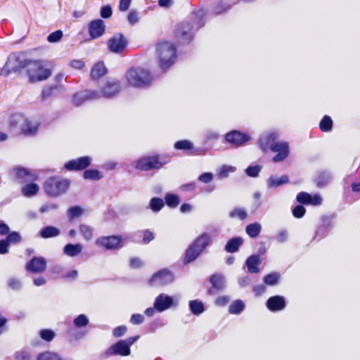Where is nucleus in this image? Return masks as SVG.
Returning <instances> with one entry per match:
<instances>
[{
    "label": "nucleus",
    "mask_w": 360,
    "mask_h": 360,
    "mask_svg": "<svg viewBox=\"0 0 360 360\" xmlns=\"http://www.w3.org/2000/svg\"><path fill=\"white\" fill-rule=\"evenodd\" d=\"M91 162V158L89 156L79 158L70 160L65 165L68 170H82L86 169Z\"/></svg>",
    "instance_id": "obj_17"
},
{
    "label": "nucleus",
    "mask_w": 360,
    "mask_h": 360,
    "mask_svg": "<svg viewBox=\"0 0 360 360\" xmlns=\"http://www.w3.org/2000/svg\"><path fill=\"white\" fill-rule=\"evenodd\" d=\"M12 174L16 179L21 182H27L32 180V176L24 168H13Z\"/></svg>",
    "instance_id": "obj_26"
},
{
    "label": "nucleus",
    "mask_w": 360,
    "mask_h": 360,
    "mask_svg": "<svg viewBox=\"0 0 360 360\" xmlns=\"http://www.w3.org/2000/svg\"><path fill=\"white\" fill-rule=\"evenodd\" d=\"M266 306L272 311L282 310L285 307V300L279 295L271 297L267 300Z\"/></svg>",
    "instance_id": "obj_23"
},
{
    "label": "nucleus",
    "mask_w": 360,
    "mask_h": 360,
    "mask_svg": "<svg viewBox=\"0 0 360 360\" xmlns=\"http://www.w3.org/2000/svg\"><path fill=\"white\" fill-rule=\"evenodd\" d=\"M16 360H30L31 359L30 353L26 350L17 352L15 355Z\"/></svg>",
    "instance_id": "obj_53"
},
{
    "label": "nucleus",
    "mask_w": 360,
    "mask_h": 360,
    "mask_svg": "<svg viewBox=\"0 0 360 360\" xmlns=\"http://www.w3.org/2000/svg\"><path fill=\"white\" fill-rule=\"evenodd\" d=\"M164 206V202L161 198H153L150 201V207L154 212L160 211Z\"/></svg>",
    "instance_id": "obj_42"
},
{
    "label": "nucleus",
    "mask_w": 360,
    "mask_h": 360,
    "mask_svg": "<svg viewBox=\"0 0 360 360\" xmlns=\"http://www.w3.org/2000/svg\"><path fill=\"white\" fill-rule=\"evenodd\" d=\"M79 232L86 240H91L93 238V229L89 225L81 224L79 226Z\"/></svg>",
    "instance_id": "obj_34"
},
{
    "label": "nucleus",
    "mask_w": 360,
    "mask_h": 360,
    "mask_svg": "<svg viewBox=\"0 0 360 360\" xmlns=\"http://www.w3.org/2000/svg\"><path fill=\"white\" fill-rule=\"evenodd\" d=\"M198 179L202 183L207 184L213 179V174L210 172H205L200 175Z\"/></svg>",
    "instance_id": "obj_61"
},
{
    "label": "nucleus",
    "mask_w": 360,
    "mask_h": 360,
    "mask_svg": "<svg viewBox=\"0 0 360 360\" xmlns=\"http://www.w3.org/2000/svg\"><path fill=\"white\" fill-rule=\"evenodd\" d=\"M60 88V86L56 84L46 86L43 89L41 96L44 99L48 98L54 95L55 93Z\"/></svg>",
    "instance_id": "obj_37"
},
{
    "label": "nucleus",
    "mask_w": 360,
    "mask_h": 360,
    "mask_svg": "<svg viewBox=\"0 0 360 360\" xmlns=\"http://www.w3.org/2000/svg\"><path fill=\"white\" fill-rule=\"evenodd\" d=\"M243 243V239L240 237L233 238L230 239L225 246V250L228 252L233 253L239 250V248Z\"/></svg>",
    "instance_id": "obj_27"
},
{
    "label": "nucleus",
    "mask_w": 360,
    "mask_h": 360,
    "mask_svg": "<svg viewBox=\"0 0 360 360\" xmlns=\"http://www.w3.org/2000/svg\"><path fill=\"white\" fill-rule=\"evenodd\" d=\"M262 167L259 165L249 166L246 169V174L251 177H256L258 176L259 172L261 171Z\"/></svg>",
    "instance_id": "obj_51"
},
{
    "label": "nucleus",
    "mask_w": 360,
    "mask_h": 360,
    "mask_svg": "<svg viewBox=\"0 0 360 360\" xmlns=\"http://www.w3.org/2000/svg\"><path fill=\"white\" fill-rule=\"evenodd\" d=\"M58 205L55 203L46 204L41 207L40 212L41 213H45L51 210H56V209H58Z\"/></svg>",
    "instance_id": "obj_59"
},
{
    "label": "nucleus",
    "mask_w": 360,
    "mask_h": 360,
    "mask_svg": "<svg viewBox=\"0 0 360 360\" xmlns=\"http://www.w3.org/2000/svg\"><path fill=\"white\" fill-rule=\"evenodd\" d=\"M211 242L209 234L204 233L198 236L188 247L185 253L184 263L188 264L195 260Z\"/></svg>",
    "instance_id": "obj_3"
},
{
    "label": "nucleus",
    "mask_w": 360,
    "mask_h": 360,
    "mask_svg": "<svg viewBox=\"0 0 360 360\" xmlns=\"http://www.w3.org/2000/svg\"><path fill=\"white\" fill-rule=\"evenodd\" d=\"M70 186V181L60 177H51L44 184L46 193L53 197L65 193Z\"/></svg>",
    "instance_id": "obj_6"
},
{
    "label": "nucleus",
    "mask_w": 360,
    "mask_h": 360,
    "mask_svg": "<svg viewBox=\"0 0 360 360\" xmlns=\"http://www.w3.org/2000/svg\"><path fill=\"white\" fill-rule=\"evenodd\" d=\"M89 323V319L84 314H80L74 320V325L77 328L86 326Z\"/></svg>",
    "instance_id": "obj_45"
},
{
    "label": "nucleus",
    "mask_w": 360,
    "mask_h": 360,
    "mask_svg": "<svg viewBox=\"0 0 360 360\" xmlns=\"http://www.w3.org/2000/svg\"><path fill=\"white\" fill-rule=\"evenodd\" d=\"M174 281L173 274L167 269H162L155 273L150 281L151 285L160 286L169 284Z\"/></svg>",
    "instance_id": "obj_12"
},
{
    "label": "nucleus",
    "mask_w": 360,
    "mask_h": 360,
    "mask_svg": "<svg viewBox=\"0 0 360 360\" xmlns=\"http://www.w3.org/2000/svg\"><path fill=\"white\" fill-rule=\"evenodd\" d=\"M245 304L243 301L238 300L233 302L229 308L230 314H238L243 311Z\"/></svg>",
    "instance_id": "obj_35"
},
{
    "label": "nucleus",
    "mask_w": 360,
    "mask_h": 360,
    "mask_svg": "<svg viewBox=\"0 0 360 360\" xmlns=\"http://www.w3.org/2000/svg\"><path fill=\"white\" fill-rule=\"evenodd\" d=\"M288 181V177L286 175H283L280 178L270 177L268 180V185L269 187H277L286 184Z\"/></svg>",
    "instance_id": "obj_36"
},
{
    "label": "nucleus",
    "mask_w": 360,
    "mask_h": 360,
    "mask_svg": "<svg viewBox=\"0 0 360 360\" xmlns=\"http://www.w3.org/2000/svg\"><path fill=\"white\" fill-rule=\"evenodd\" d=\"M120 241L121 238L116 236H103L98 238L96 241V244L106 250H112L118 246Z\"/></svg>",
    "instance_id": "obj_20"
},
{
    "label": "nucleus",
    "mask_w": 360,
    "mask_h": 360,
    "mask_svg": "<svg viewBox=\"0 0 360 360\" xmlns=\"http://www.w3.org/2000/svg\"><path fill=\"white\" fill-rule=\"evenodd\" d=\"M105 30V25L103 20H92L89 25V33L92 39L101 37Z\"/></svg>",
    "instance_id": "obj_18"
},
{
    "label": "nucleus",
    "mask_w": 360,
    "mask_h": 360,
    "mask_svg": "<svg viewBox=\"0 0 360 360\" xmlns=\"http://www.w3.org/2000/svg\"><path fill=\"white\" fill-rule=\"evenodd\" d=\"M39 335L44 340L50 342L54 338L56 334L52 330L43 329L40 330Z\"/></svg>",
    "instance_id": "obj_44"
},
{
    "label": "nucleus",
    "mask_w": 360,
    "mask_h": 360,
    "mask_svg": "<svg viewBox=\"0 0 360 360\" xmlns=\"http://www.w3.org/2000/svg\"><path fill=\"white\" fill-rule=\"evenodd\" d=\"M330 179V176L328 173L323 172L320 174L318 177V184L319 186L325 185L329 180Z\"/></svg>",
    "instance_id": "obj_58"
},
{
    "label": "nucleus",
    "mask_w": 360,
    "mask_h": 360,
    "mask_svg": "<svg viewBox=\"0 0 360 360\" xmlns=\"http://www.w3.org/2000/svg\"><path fill=\"white\" fill-rule=\"evenodd\" d=\"M127 327L124 326H120L117 328H115L113 331L112 334L115 338H120L126 332H127Z\"/></svg>",
    "instance_id": "obj_60"
},
{
    "label": "nucleus",
    "mask_w": 360,
    "mask_h": 360,
    "mask_svg": "<svg viewBox=\"0 0 360 360\" xmlns=\"http://www.w3.org/2000/svg\"><path fill=\"white\" fill-rule=\"evenodd\" d=\"M226 140L235 147H238L250 140V137L238 131H232L226 135Z\"/></svg>",
    "instance_id": "obj_16"
},
{
    "label": "nucleus",
    "mask_w": 360,
    "mask_h": 360,
    "mask_svg": "<svg viewBox=\"0 0 360 360\" xmlns=\"http://www.w3.org/2000/svg\"><path fill=\"white\" fill-rule=\"evenodd\" d=\"M145 318L142 314H135L131 316L130 321L132 324L139 325L143 322Z\"/></svg>",
    "instance_id": "obj_57"
},
{
    "label": "nucleus",
    "mask_w": 360,
    "mask_h": 360,
    "mask_svg": "<svg viewBox=\"0 0 360 360\" xmlns=\"http://www.w3.org/2000/svg\"><path fill=\"white\" fill-rule=\"evenodd\" d=\"M280 275L278 273H272L266 275L264 278V282L268 285H275L278 283Z\"/></svg>",
    "instance_id": "obj_40"
},
{
    "label": "nucleus",
    "mask_w": 360,
    "mask_h": 360,
    "mask_svg": "<svg viewBox=\"0 0 360 360\" xmlns=\"http://www.w3.org/2000/svg\"><path fill=\"white\" fill-rule=\"evenodd\" d=\"M175 148L178 150H186L193 148V143L188 140H182L176 142Z\"/></svg>",
    "instance_id": "obj_47"
},
{
    "label": "nucleus",
    "mask_w": 360,
    "mask_h": 360,
    "mask_svg": "<svg viewBox=\"0 0 360 360\" xmlns=\"http://www.w3.org/2000/svg\"><path fill=\"white\" fill-rule=\"evenodd\" d=\"M176 49L169 41L160 42L156 46V56L161 68L165 70L174 63Z\"/></svg>",
    "instance_id": "obj_1"
},
{
    "label": "nucleus",
    "mask_w": 360,
    "mask_h": 360,
    "mask_svg": "<svg viewBox=\"0 0 360 360\" xmlns=\"http://www.w3.org/2000/svg\"><path fill=\"white\" fill-rule=\"evenodd\" d=\"M27 68L32 83L45 80L51 75V70L44 68L41 60H30Z\"/></svg>",
    "instance_id": "obj_5"
},
{
    "label": "nucleus",
    "mask_w": 360,
    "mask_h": 360,
    "mask_svg": "<svg viewBox=\"0 0 360 360\" xmlns=\"http://www.w3.org/2000/svg\"><path fill=\"white\" fill-rule=\"evenodd\" d=\"M106 68L103 63L98 62L96 63L91 69V76L93 79H97L106 73Z\"/></svg>",
    "instance_id": "obj_28"
},
{
    "label": "nucleus",
    "mask_w": 360,
    "mask_h": 360,
    "mask_svg": "<svg viewBox=\"0 0 360 360\" xmlns=\"http://www.w3.org/2000/svg\"><path fill=\"white\" fill-rule=\"evenodd\" d=\"M60 231L53 226H48L44 228L40 231V236L43 238H49L52 237H56L59 236Z\"/></svg>",
    "instance_id": "obj_29"
},
{
    "label": "nucleus",
    "mask_w": 360,
    "mask_h": 360,
    "mask_svg": "<svg viewBox=\"0 0 360 360\" xmlns=\"http://www.w3.org/2000/svg\"><path fill=\"white\" fill-rule=\"evenodd\" d=\"M37 360H64L58 354L50 351L40 353Z\"/></svg>",
    "instance_id": "obj_32"
},
{
    "label": "nucleus",
    "mask_w": 360,
    "mask_h": 360,
    "mask_svg": "<svg viewBox=\"0 0 360 360\" xmlns=\"http://www.w3.org/2000/svg\"><path fill=\"white\" fill-rule=\"evenodd\" d=\"M127 44V39L121 33L115 34L107 41L109 51L114 53H122Z\"/></svg>",
    "instance_id": "obj_9"
},
{
    "label": "nucleus",
    "mask_w": 360,
    "mask_h": 360,
    "mask_svg": "<svg viewBox=\"0 0 360 360\" xmlns=\"http://www.w3.org/2000/svg\"><path fill=\"white\" fill-rule=\"evenodd\" d=\"M127 20L131 25L138 22L139 20L138 12L136 10H131L127 16Z\"/></svg>",
    "instance_id": "obj_54"
},
{
    "label": "nucleus",
    "mask_w": 360,
    "mask_h": 360,
    "mask_svg": "<svg viewBox=\"0 0 360 360\" xmlns=\"http://www.w3.org/2000/svg\"><path fill=\"white\" fill-rule=\"evenodd\" d=\"M63 33L61 30H56L52 33H51L48 37L47 40L50 43H55L60 41L63 37Z\"/></svg>",
    "instance_id": "obj_48"
},
{
    "label": "nucleus",
    "mask_w": 360,
    "mask_h": 360,
    "mask_svg": "<svg viewBox=\"0 0 360 360\" xmlns=\"http://www.w3.org/2000/svg\"><path fill=\"white\" fill-rule=\"evenodd\" d=\"M231 217H238L241 219H244L247 217V213L244 210H242L240 208H235L231 213H230Z\"/></svg>",
    "instance_id": "obj_52"
},
{
    "label": "nucleus",
    "mask_w": 360,
    "mask_h": 360,
    "mask_svg": "<svg viewBox=\"0 0 360 360\" xmlns=\"http://www.w3.org/2000/svg\"><path fill=\"white\" fill-rule=\"evenodd\" d=\"M245 264L250 273L257 274L259 272V269L257 266L261 264V259L259 255H251L247 259Z\"/></svg>",
    "instance_id": "obj_25"
},
{
    "label": "nucleus",
    "mask_w": 360,
    "mask_h": 360,
    "mask_svg": "<svg viewBox=\"0 0 360 360\" xmlns=\"http://www.w3.org/2000/svg\"><path fill=\"white\" fill-rule=\"evenodd\" d=\"M126 78L130 85L140 88L148 86L153 79L148 70L141 68L129 69L126 73Z\"/></svg>",
    "instance_id": "obj_2"
},
{
    "label": "nucleus",
    "mask_w": 360,
    "mask_h": 360,
    "mask_svg": "<svg viewBox=\"0 0 360 360\" xmlns=\"http://www.w3.org/2000/svg\"><path fill=\"white\" fill-rule=\"evenodd\" d=\"M6 240L9 243H18L21 241V236L16 231H13L7 234Z\"/></svg>",
    "instance_id": "obj_46"
},
{
    "label": "nucleus",
    "mask_w": 360,
    "mask_h": 360,
    "mask_svg": "<svg viewBox=\"0 0 360 360\" xmlns=\"http://www.w3.org/2000/svg\"><path fill=\"white\" fill-rule=\"evenodd\" d=\"M39 190V188L36 184H26L22 188V193L26 197H31L36 195Z\"/></svg>",
    "instance_id": "obj_30"
},
{
    "label": "nucleus",
    "mask_w": 360,
    "mask_h": 360,
    "mask_svg": "<svg viewBox=\"0 0 360 360\" xmlns=\"http://www.w3.org/2000/svg\"><path fill=\"white\" fill-rule=\"evenodd\" d=\"M193 28L188 22L180 23L176 30V37L182 43H188L193 39Z\"/></svg>",
    "instance_id": "obj_15"
},
{
    "label": "nucleus",
    "mask_w": 360,
    "mask_h": 360,
    "mask_svg": "<svg viewBox=\"0 0 360 360\" xmlns=\"http://www.w3.org/2000/svg\"><path fill=\"white\" fill-rule=\"evenodd\" d=\"M84 178L94 181H98L102 178L101 172L96 169H89L84 172Z\"/></svg>",
    "instance_id": "obj_38"
},
{
    "label": "nucleus",
    "mask_w": 360,
    "mask_h": 360,
    "mask_svg": "<svg viewBox=\"0 0 360 360\" xmlns=\"http://www.w3.org/2000/svg\"><path fill=\"white\" fill-rule=\"evenodd\" d=\"M276 139L277 135L275 133H271L266 136V142L270 146L271 150L276 153L273 158V162H279L287 158L290 150L287 142L275 141Z\"/></svg>",
    "instance_id": "obj_4"
},
{
    "label": "nucleus",
    "mask_w": 360,
    "mask_h": 360,
    "mask_svg": "<svg viewBox=\"0 0 360 360\" xmlns=\"http://www.w3.org/2000/svg\"><path fill=\"white\" fill-rule=\"evenodd\" d=\"M177 301L175 302L174 299L165 294L159 295L155 300L154 307L158 311H164L172 306H176Z\"/></svg>",
    "instance_id": "obj_14"
},
{
    "label": "nucleus",
    "mask_w": 360,
    "mask_h": 360,
    "mask_svg": "<svg viewBox=\"0 0 360 360\" xmlns=\"http://www.w3.org/2000/svg\"><path fill=\"white\" fill-rule=\"evenodd\" d=\"M162 167V163L159 160L158 156H148L141 158L136 166L138 169L142 171L158 169Z\"/></svg>",
    "instance_id": "obj_11"
},
{
    "label": "nucleus",
    "mask_w": 360,
    "mask_h": 360,
    "mask_svg": "<svg viewBox=\"0 0 360 360\" xmlns=\"http://www.w3.org/2000/svg\"><path fill=\"white\" fill-rule=\"evenodd\" d=\"M131 3V0H120L119 4V9L120 11H127Z\"/></svg>",
    "instance_id": "obj_63"
},
{
    "label": "nucleus",
    "mask_w": 360,
    "mask_h": 360,
    "mask_svg": "<svg viewBox=\"0 0 360 360\" xmlns=\"http://www.w3.org/2000/svg\"><path fill=\"white\" fill-rule=\"evenodd\" d=\"M230 300L229 297L228 296H219L215 300V304L218 306H224L226 305Z\"/></svg>",
    "instance_id": "obj_64"
},
{
    "label": "nucleus",
    "mask_w": 360,
    "mask_h": 360,
    "mask_svg": "<svg viewBox=\"0 0 360 360\" xmlns=\"http://www.w3.org/2000/svg\"><path fill=\"white\" fill-rule=\"evenodd\" d=\"M30 60H25L23 56L19 53L11 54L6 65L1 70V75L7 76L11 72H18L22 68H27Z\"/></svg>",
    "instance_id": "obj_7"
},
{
    "label": "nucleus",
    "mask_w": 360,
    "mask_h": 360,
    "mask_svg": "<svg viewBox=\"0 0 360 360\" xmlns=\"http://www.w3.org/2000/svg\"><path fill=\"white\" fill-rule=\"evenodd\" d=\"M189 307L192 313L195 315H200L205 310L203 303L198 300L190 301Z\"/></svg>",
    "instance_id": "obj_33"
},
{
    "label": "nucleus",
    "mask_w": 360,
    "mask_h": 360,
    "mask_svg": "<svg viewBox=\"0 0 360 360\" xmlns=\"http://www.w3.org/2000/svg\"><path fill=\"white\" fill-rule=\"evenodd\" d=\"M305 213V208L302 205H297L292 210L293 216L296 218H301Z\"/></svg>",
    "instance_id": "obj_55"
},
{
    "label": "nucleus",
    "mask_w": 360,
    "mask_h": 360,
    "mask_svg": "<svg viewBox=\"0 0 360 360\" xmlns=\"http://www.w3.org/2000/svg\"><path fill=\"white\" fill-rule=\"evenodd\" d=\"M112 11L110 6L107 5L101 8V15L103 18H109L112 15Z\"/></svg>",
    "instance_id": "obj_56"
},
{
    "label": "nucleus",
    "mask_w": 360,
    "mask_h": 360,
    "mask_svg": "<svg viewBox=\"0 0 360 360\" xmlns=\"http://www.w3.org/2000/svg\"><path fill=\"white\" fill-rule=\"evenodd\" d=\"M83 250V245L80 243L77 244H67L63 248V254L71 257H76L82 253Z\"/></svg>",
    "instance_id": "obj_24"
},
{
    "label": "nucleus",
    "mask_w": 360,
    "mask_h": 360,
    "mask_svg": "<svg viewBox=\"0 0 360 360\" xmlns=\"http://www.w3.org/2000/svg\"><path fill=\"white\" fill-rule=\"evenodd\" d=\"M262 230L260 224L255 222L248 225L245 228L246 233L251 238H256Z\"/></svg>",
    "instance_id": "obj_31"
},
{
    "label": "nucleus",
    "mask_w": 360,
    "mask_h": 360,
    "mask_svg": "<svg viewBox=\"0 0 360 360\" xmlns=\"http://www.w3.org/2000/svg\"><path fill=\"white\" fill-rule=\"evenodd\" d=\"M98 97L96 91L88 90L75 94L72 97V102L75 106H79L87 100L95 99Z\"/></svg>",
    "instance_id": "obj_22"
},
{
    "label": "nucleus",
    "mask_w": 360,
    "mask_h": 360,
    "mask_svg": "<svg viewBox=\"0 0 360 360\" xmlns=\"http://www.w3.org/2000/svg\"><path fill=\"white\" fill-rule=\"evenodd\" d=\"M165 200L167 205L171 207H176L179 204L178 196L174 194H167L165 197Z\"/></svg>",
    "instance_id": "obj_43"
},
{
    "label": "nucleus",
    "mask_w": 360,
    "mask_h": 360,
    "mask_svg": "<svg viewBox=\"0 0 360 360\" xmlns=\"http://www.w3.org/2000/svg\"><path fill=\"white\" fill-rule=\"evenodd\" d=\"M288 233L286 230H281L278 234H277V236H276V240L279 242V243H284L285 241L287 240L288 239Z\"/></svg>",
    "instance_id": "obj_62"
},
{
    "label": "nucleus",
    "mask_w": 360,
    "mask_h": 360,
    "mask_svg": "<svg viewBox=\"0 0 360 360\" xmlns=\"http://www.w3.org/2000/svg\"><path fill=\"white\" fill-rule=\"evenodd\" d=\"M139 335L120 340L110 346L106 351L107 355L128 356L130 354V346L138 339Z\"/></svg>",
    "instance_id": "obj_8"
},
{
    "label": "nucleus",
    "mask_w": 360,
    "mask_h": 360,
    "mask_svg": "<svg viewBox=\"0 0 360 360\" xmlns=\"http://www.w3.org/2000/svg\"><path fill=\"white\" fill-rule=\"evenodd\" d=\"M319 127L321 130L323 131H330L333 127V121L331 118L328 115L324 116L319 124Z\"/></svg>",
    "instance_id": "obj_39"
},
{
    "label": "nucleus",
    "mask_w": 360,
    "mask_h": 360,
    "mask_svg": "<svg viewBox=\"0 0 360 360\" xmlns=\"http://www.w3.org/2000/svg\"><path fill=\"white\" fill-rule=\"evenodd\" d=\"M120 86L119 81L112 79L108 81L101 91L103 97L112 98L120 93Z\"/></svg>",
    "instance_id": "obj_19"
},
{
    "label": "nucleus",
    "mask_w": 360,
    "mask_h": 360,
    "mask_svg": "<svg viewBox=\"0 0 360 360\" xmlns=\"http://www.w3.org/2000/svg\"><path fill=\"white\" fill-rule=\"evenodd\" d=\"M311 196L305 192H300L297 195V200L302 204H310Z\"/></svg>",
    "instance_id": "obj_50"
},
{
    "label": "nucleus",
    "mask_w": 360,
    "mask_h": 360,
    "mask_svg": "<svg viewBox=\"0 0 360 360\" xmlns=\"http://www.w3.org/2000/svg\"><path fill=\"white\" fill-rule=\"evenodd\" d=\"M84 212V210L79 206H74L68 209V214L70 219L79 217Z\"/></svg>",
    "instance_id": "obj_41"
},
{
    "label": "nucleus",
    "mask_w": 360,
    "mask_h": 360,
    "mask_svg": "<svg viewBox=\"0 0 360 360\" xmlns=\"http://www.w3.org/2000/svg\"><path fill=\"white\" fill-rule=\"evenodd\" d=\"M210 281L212 283V288L208 290V293L210 295L216 294L217 291L221 290L225 288V278L222 274H215L212 275Z\"/></svg>",
    "instance_id": "obj_21"
},
{
    "label": "nucleus",
    "mask_w": 360,
    "mask_h": 360,
    "mask_svg": "<svg viewBox=\"0 0 360 360\" xmlns=\"http://www.w3.org/2000/svg\"><path fill=\"white\" fill-rule=\"evenodd\" d=\"M8 285L13 290H19L22 287L20 280L15 277H11L8 280Z\"/></svg>",
    "instance_id": "obj_49"
},
{
    "label": "nucleus",
    "mask_w": 360,
    "mask_h": 360,
    "mask_svg": "<svg viewBox=\"0 0 360 360\" xmlns=\"http://www.w3.org/2000/svg\"><path fill=\"white\" fill-rule=\"evenodd\" d=\"M46 266L47 262L44 257H34L26 264L25 269L33 274H41L46 271Z\"/></svg>",
    "instance_id": "obj_13"
},
{
    "label": "nucleus",
    "mask_w": 360,
    "mask_h": 360,
    "mask_svg": "<svg viewBox=\"0 0 360 360\" xmlns=\"http://www.w3.org/2000/svg\"><path fill=\"white\" fill-rule=\"evenodd\" d=\"M28 124L27 117L22 114L16 113L10 117L9 119V128L11 129H20L22 133H29L35 129V125H33L31 129L26 127Z\"/></svg>",
    "instance_id": "obj_10"
}]
</instances>
